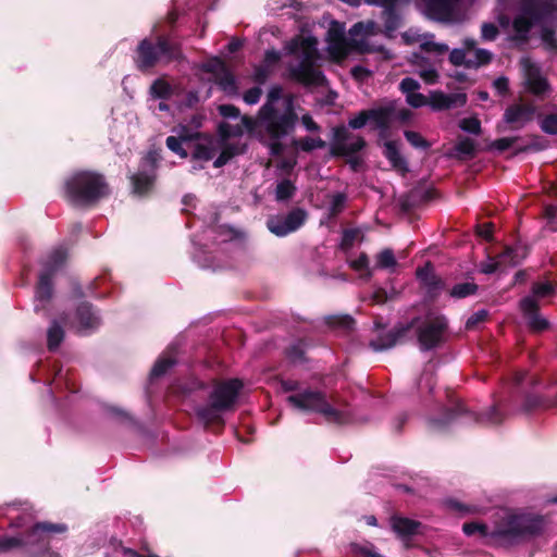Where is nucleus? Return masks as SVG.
<instances>
[{"label":"nucleus","instance_id":"f257e3e1","mask_svg":"<svg viewBox=\"0 0 557 557\" xmlns=\"http://www.w3.org/2000/svg\"><path fill=\"white\" fill-rule=\"evenodd\" d=\"M297 121L295 98L287 95L281 107L271 108L270 104H262L256 117L243 115L240 124L236 126L221 124L220 133L223 137H231L242 136L245 131L269 147L271 154L276 156L282 150L281 140L294 131Z\"/></svg>","mask_w":557,"mask_h":557},{"label":"nucleus","instance_id":"f03ea898","mask_svg":"<svg viewBox=\"0 0 557 557\" xmlns=\"http://www.w3.org/2000/svg\"><path fill=\"white\" fill-rule=\"evenodd\" d=\"M546 521L542 516L510 509H498L492 523L468 522L462 531L468 536H478L486 545H506L523 536L542 533Z\"/></svg>","mask_w":557,"mask_h":557},{"label":"nucleus","instance_id":"7ed1b4c3","mask_svg":"<svg viewBox=\"0 0 557 557\" xmlns=\"http://www.w3.org/2000/svg\"><path fill=\"white\" fill-rule=\"evenodd\" d=\"M379 33V26L374 21L358 22L349 29V38L345 36L344 24L332 21L326 34V50L331 59L342 61L351 50L359 52H381L385 59L392 58V53L382 46L370 44L372 36Z\"/></svg>","mask_w":557,"mask_h":557},{"label":"nucleus","instance_id":"20e7f679","mask_svg":"<svg viewBox=\"0 0 557 557\" xmlns=\"http://www.w3.org/2000/svg\"><path fill=\"white\" fill-rule=\"evenodd\" d=\"M286 54L295 57L288 66L293 79L304 85L320 86L325 82L323 73L317 67L319 59L318 39L310 33L301 30L284 47Z\"/></svg>","mask_w":557,"mask_h":557},{"label":"nucleus","instance_id":"39448f33","mask_svg":"<svg viewBox=\"0 0 557 557\" xmlns=\"http://www.w3.org/2000/svg\"><path fill=\"white\" fill-rule=\"evenodd\" d=\"M557 0H517L512 29L515 38L525 40L532 26L555 16Z\"/></svg>","mask_w":557,"mask_h":557},{"label":"nucleus","instance_id":"423d86ee","mask_svg":"<svg viewBox=\"0 0 557 557\" xmlns=\"http://www.w3.org/2000/svg\"><path fill=\"white\" fill-rule=\"evenodd\" d=\"M64 188L69 200L76 206L94 203L108 193L103 177L88 171L73 173L65 180Z\"/></svg>","mask_w":557,"mask_h":557},{"label":"nucleus","instance_id":"0eeeda50","mask_svg":"<svg viewBox=\"0 0 557 557\" xmlns=\"http://www.w3.org/2000/svg\"><path fill=\"white\" fill-rule=\"evenodd\" d=\"M287 401L298 410L320 413L329 422L345 424L351 419L348 410L334 408L333 405L327 401L325 394L319 391H301L289 395Z\"/></svg>","mask_w":557,"mask_h":557},{"label":"nucleus","instance_id":"6e6552de","mask_svg":"<svg viewBox=\"0 0 557 557\" xmlns=\"http://www.w3.org/2000/svg\"><path fill=\"white\" fill-rule=\"evenodd\" d=\"M242 387L243 383L237 379L226 380L214 385L209 395V405L197 409L198 418L205 423L218 420L221 412L234 407Z\"/></svg>","mask_w":557,"mask_h":557},{"label":"nucleus","instance_id":"1a4fd4ad","mask_svg":"<svg viewBox=\"0 0 557 557\" xmlns=\"http://www.w3.org/2000/svg\"><path fill=\"white\" fill-rule=\"evenodd\" d=\"M471 5V0H424L421 11L436 22L461 24L468 18Z\"/></svg>","mask_w":557,"mask_h":557},{"label":"nucleus","instance_id":"9d476101","mask_svg":"<svg viewBox=\"0 0 557 557\" xmlns=\"http://www.w3.org/2000/svg\"><path fill=\"white\" fill-rule=\"evenodd\" d=\"M67 531L64 523L40 522L33 527L25 541L18 536H3L0 539V552H9L13 548L29 546H51L58 534Z\"/></svg>","mask_w":557,"mask_h":557},{"label":"nucleus","instance_id":"9b49d317","mask_svg":"<svg viewBox=\"0 0 557 557\" xmlns=\"http://www.w3.org/2000/svg\"><path fill=\"white\" fill-rule=\"evenodd\" d=\"M180 57V49L166 38L160 37L157 44L149 39L140 41L137 48L136 64L141 71L148 70L160 62H169Z\"/></svg>","mask_w":557,"mask_h":557},{"label":"nucleus","instance_id":"f8f14e48","mask_svg":"<svg viewBox=\"0 0 557 557\" xmlns=\"http://www.w3.org/2000/svg\"><path fill=\"white\" fill-rule=\"evenodd\" d=\"M66 250L63 247L53 249L44 260L42 270L39 275L38 286L35 292V310L39 311L45 307L52 296V275L61 269L66 260Z\"/></svg>","mask_w":557,"mask_h":557},{"label":"nucleus","instance_id":"ddd939ff","mask_svg":"<svg viewBox=\"0 0 557 557\" xmlns=\"http://www.w3.org/2000/svg\"><path fill=\"white\" fill-rule=\"evenodd\" d=\"M366 145L361 136L352 135L346 126L333 128L332 153L349 157V163L354 170H357L361 159L356 156Z\"/></svg>","mask_w":557,"mask_h":557},{"label":"nucleus","instance_id":"4468645a","mask_svg":"<svg viewBox=\"0 0 557 557\" xmlns=\"http://www.w3.org/2000/svg\"><path fill=\"white\" fill-rule=\"evenodd\" d=\"M447 321L445 317L436 314L429 315L418 326V341L421 350H430L444 341Z\"/></svg>","mask_w":557,"mask_h":557},{"label":"nucleus","instance_id":"2eb2a0df","mask_svg":"<svg viewBox=\"0 0 557 557\" xmlns=\"http://www.w3.org/2000/svg\"><path fill=\"white\" fill-rule=\"evenodd\" d=\"M520 65L525 87L530 92L542 96L549 90L547 79L542 75L540 66L532 59L522 58Z\"/></svg>","mask_w":557,"mask_h":557},{"label":"nucleus","instance_id":"dca6fc26","mask_svg":"<svg viewBox=\"0 0 557 557\" xmlns=\"http://www.w3.org/2000/svg\"><path fill=\"white\" fill-rule=\"evenodd\" d=\"M306 213L302 210H294L285 216H273L267 222L271 233L283 237L297 231L305 222Z\"/></svg>","mask_w":557,"mask_h":557},{"label":"nucleus","instance_id":"f3484780","mask_svg":"<svg viewBox=\"0 0 557 557\" xmlns=\"http://www.w3.org/2000/svg\"><path fill=\"white\" fill-rule=\"evenodd\" d=\"M206 72L212 73L214 83L223 90L226 95L233 96L237 94V86L234 75L226 69L223 61L220 59H213L203 64Z\"/></svg>","mask_w":557,"mask_h":557},{"label":"nucleus","instance_id":"a211bd4d","mask_svg":"<svg viewBox=\"0 0 557 557\" xmlns=\"http://www.w3.org/2000/svg\"><path fill=\"white\" fill-rule=\"evenodd\" d=\"M156 160L148 156L145 158L141 169L137 174L132 175L133 193L144 196L152 188L156 178Z\"/></svg>","mask_w":557,"mask_h":557},{"label":"nucleus","instance_id":"6ab92c4d","mask_svg":"<svg viewBox=\"0 0 557 557\" xmlns=\"http://www.w3.org/2000/svg\"><path fill=\"white\" fill-rule=\"evenodd\" d=\"M410 63L425 84L433 85L438 82V62L429 60L420 52H414L411 54Z\"/></svg>","mask_w":557,"mask_h":557},{"label":"nucleus","instance_id":"aec40b11","mask_svg":"<svg viewBox=\"0 0 557 557\" xmlns=\"http://www.w3.org/2000/svg\"><path fill=\"white\" fill-rule=\"evenodd\" d=\"M467 102V95L463 92L445 94L443 91H431L429 94V106L433 111H443L451 108L463 107Z\"/></svg>","mask_w":557,"mask_h":557},{"label":"nucleus","instance_id":"412c9836","mask_svg":"<svg viewBox=\"0 0 557 557\" xmlns=\"http://www.w3.org/2000/svg\"><path fill=\"white\" fill-rule=\"evenodd\" d=\"M534 114L535 108L531 104H512L506 109L504 121L520 128L532 121Z\"/></svg>","mask_w":557,"mask_h":557},{"label":"nucleus","instance_id":"4be33fe9","mask_svg":"<svg viewBox=\"0 0 557 557\" xmlns=\"http://www.w3.org/2000/svg\"><path fill=\"white\" fill-rule=\"evenodd\" d=\"M520 309L528 319V325L534 331H543L548 327V321L539 314V304L534 297H524L520 301Z\"/></svg>","mask_w":557,"mask_h":557},{"label":"nucleus","instance_id":"5701e85b","mask_svg":"<svg viewBox=\"0 0 557 557\" xmlns=\"http://www.w3.org/2000/svg\"><path fill=\"white\" fill-rule=\"evenodd\" d=\"M76 318V331L83 335L96 330L100 324L99 315L88 304H83L77 308Z\"/></svg>","mask_w":557,"mask_h":557},{"label":"nucleus","instance_id":"b1692460","mask_svg":"<svg viewBox=\"0 0 557 557\" xmlns=\"http://www.w3.org/2000/svg\"><path fill=\"white\" fill-rule=\"evenodd\" d=\"M391 525L393 531L403 540L406 541L413 534H416L420 528V522L394 516L391 519Z\"/></svg>","mask_w":557,"mask_h":557},{"label":"nucleus","instance_id":"393cba45","mask_svg":"<svg viewBox=\"0 0 557 557\" xmlns=\"http://www.w3.org/2000/svg\"><path fill=\"white\" fill-rule=\"evenodd\" d=\"M408 327H400L389 332L386 336L370 342V347L374 351H383L394 347L405 334Z\"/></svg>","mask_w":557,"mask_h":557},{"label":"nucleus","instance_id":"a878e982","mask_svg":"<svg viewBox=\"0 0 557 557\" xmlns=\"http://www.w3.org/2000/svg\"><path fill=\"white\" fill-rule=\"evenodd\" d=\"M384 156L391 162L392 166L400 173L408 172V164L406 159L400 154L396 143L386 141L384 144Z\"/></svg>","mask_w":557,"mask_h":557},{"label":"nucleus","instance_id":"bb28decb","mask_svg":"<svg viewBox=\"0 0 557 557\" xmlns=\"http://www.w3.org/2000/svg\"><path fill=\"white\" fill-rule=\"evenodd\" d=\"M557 406V395L550 398L548 395H535L530 394L525 397L524 404H523V410L524 411H531L537 408L546 409Z\"/></svg>","mask_w":557,"mask_h":557},{"label":"nucleus","instance_id":"cd10ccee","mask_svg":"<svg viewBox=\"0 0 557 557\" xmlns=\"http://www.w3.org/2000/svg\"><path fill=\"white\" fill-rule=\"evenodd\" d=\"M435 36L431 33H423L421 38L420 48L428 53H434L435 55H443L448 51V46L443 42H436Z\"/></svg>","mask_w":557,"mask_h":557},{"label":"nucleus","instance_id":"c85d7f7f","mask_svg":"<svg viewBox=\"0 0 557 557\" xmlns=\"http://www.w3.org/2000/svg\"><path fill=\"white\" fill-rule=\"evenodd\" d=\"M435 36L431 33H423L421 38L420 48L428 53H434L435 55H443L448 51V46L443 42H436Z\"/></svg>","mask_w":557,"mask_h":557},{"label":"nucleus","instance_id":"c756f323","mask_svg":"<svg viewBox=\"0 0 557 557\" xmlns=\"http://www.w3.org/2000/svg\"><path fill=\"white\" fill-rule=\"evenodd\" d=\"M524 253L522 249L518 247H508L505 249L504 252L497 256L498 262L502 264L504 270L506 268H512L516 267L521 262L523 259Z\"/></svg>","mask_w":557,"mask_h":557},{"label":"nucleus","instance_id":"7c9ffc66","mask_svg":"<svg viewBox=\"0 0 557 557\" xmlns=\"http://www.w3.org/2000/svg\"><path fill=\"white\" fill-rule=\"evenodd\" d=\"M369 113V123H372L375 128L384 129L387 127V124L391 119V112L386 108H377L368 111Z\"/></svg>","mask_w":557,"mask_h":557},{"label":"nucleus","instance_id":"2f4dec72","mask_svg":"<svg viewBox=\"0 0 557 557\" xmlns=\"http://www.w3.org/2000/svg\"><path fill=\"white\" fill-rule=\"evenodd\" d=\"M492 53L486 49L475 48L468 54V67L476 69L481 65L490 63Z\"/></svg>","mask_w":557,"mask_h":557},{"label":"nucleus","instance_id":"473e14b6","mask_svg":"<svg viewBox=\"0 0 557 557\" xmlns=\"http://www.w3.org/2000/svg\"><path fill=\"white\" fill-rule=\"evenodd\" d=\"M64 338V331L61 325L57 321H53L48 329L47 339H48V348L51 351H54L59 348L60 344Z\"/></svg>","mask_w":557,"mask_h":557},{"label":"nucleus","instance_id":"72a5a7b5","mask_svg":"<svg viewBox=\"0 0 557 557\" xmlns=\"http://www.w3.org/2000/svg\"><path fill=\"white\" fill-rule=\"evenodd\" d=\"M555 293V287L550 282H537L532 286V294L528 297H534L535 301L539 304V300L548 298L553 296Z\"/></svg>","mask_w":557,"mask_h":557},{"label":"nucleus","instance_id":"f704fd0d","mask_svg":"<svg viewBox=\"0 0 557 557\" xmlns=\"http://www.w3.org/2000/svg\"><path fill=\"white\" fill-rule=\"evenodd\" d=\"M349 265L361 276L370 278L372 276V269L370 268L369 258L366 253H360L356 259L349 261Z\"/></svg>","mask_w":557,"mask_h":557},{"label":"nucleus","instance_id":"c9c22d12","mask_svg":"<svg viewBox=\"0 0 557 557\" xmlns=\"http://www.w3.org/2000/svg\"><path fill=\"white\" fill-rule=\"evenodd\" d=\"M150 94L157 99L166 100L171 97L172 88L165 81L157 79L150 87Z\"/></svg>","mask_w":557,"mask_h":557},{"label":"nucleus","instance_id":"e433bc0d","mask_svg":"<svg viewBox=\"0 0 557 557\" xmlns=\"http://www.w3.org/2000/svg\"><path fill=\"white\" fill-rule=\"evenodd\" d=\"M296 190L295 185L289 180H283L276 185L275 198L278 201H285L293 197Z\"/></svg>","mask_w":557,"mask_h":557},{"label":"nucleus","instance_id":"4c0bfd02","mask_svg":"<svg viewBox=\"0 0 557 557\" xmlns=\"http://www.w3.org/2000/svg\"><path fill=\"white\" fill-rule=\"evenodd\" d=\"M417 277L430 288H436L438 282L433 274V268L430 263H426L423 268L417 270Z\"/></svg>","mask_w":557,"mask_h":557},{"label":"nucleus","instance_id":"58836bf2","mask_svg":"<svg viewBox=\"0 0 557 557\" xmlns=\"http://www.w3.org/2000/svg\"><path fill=\"white\" fill-rule=\"evenodd\" d=\"M175 364V360L172 357L159 358L153 368L151 369V377H160L166 373V371Z\"/></svg>","mask_w":557,"mask_h":557},{"label":"nucleus","instance_id":"ea45409f","mask_svg":"<svg viewBox=\"0 0 557 557\" xmlns=\"http://www.w3.org/2000/svg\"><path fill=\"white\" fill-rule=\"evenodd\" d=\"M396 259L392 249H384L376 256V268L379 269H394L396 267Z\"/></svg>","mask_w":557,"mask_h":557},{"label":"nucleus","instance_id":"a19ab883","mask_svg":"<svg viewBox=\"0 0 557 557\" xmlns=\"http://www.w3.org/2000/svg\"><path fill=\"white\" fill-rule=\"evenodd\" d=\"M283 99V88L280 85H273L269 88L263 104H270L271 108L281 107Z\"/></svg>","mask_w":557,"mask_h":557},{"label":"nucleus","instance_id":"79ce46f5","mask_svg":"<svg viewBox=\"0 0 557 557\" xmlns=\"http://www.w3.org/2000/svg\"><path fill=\"white\" fill-rule=\"evenodd\" d=\"M478 286L474 283L466 282L457 284L453 287L450 295L455 298H465L473 295L476 292Z\"/></svg>","mask_w":557,"mask_h":557},{"label":"nucleus","instance_id":"37998d69","mask_svg":"<svg viewBox=\"0 0 557 557\" xmlns=\"http://www.w3.org/2000/svg\"><path fill=\"white\" fill-rule=\"evenodd\" d=\"M298 147L302 151H312L314 149H321L325 147V141L317 137H305L297 143Z\"/></svg>","mask_w":557,"mask_h":557},{"label":"nucleus","instance_id":"c03bdc74","mask_svg":"<svg viewBox=\"0 0 557 557\" xmlns=\"http://www.w3.org/2000/svg\"><path fill=\"white\" fill-rule=\"evenodd\" d=\"M463 132L478 135L481 132V122L474 116L462 119L459 123Z\"/></svg>","mask_w":557,"mask_h":557},{"label":"nucleus","instance_id":"a18cd8bd","mask_svg":"<svg viewBox=\"0 0 557 557\" xmlns=\"http://www.w3.org/2000/svg\"><path fill=\"white\" fill-rule=\"evenodd\" d=\"M475 420L480 422H488L492 424H498L503 420V416L499 412L498 408L492 407L487 412L484 414H475Z\"/></svg>","mask_w":557,"mask_h":557},{"label":"nucleus","instance_id":"49530a36","mask_svg":"<svg viewBox=\"0 0 557 557\" xmlns=\"http://www.w3.org/2000/svg\"><path fill=\"white\" fill-rule=\"evenodd\" d=\"M405 137L410 143V145L414 148L424 150L430 147V144L417 132L406 131Z\"/></svg>","mask_w":557,"mask_h":557},{"label":"nucleus","instance_id":"de8ad7c7","mask_svg":"<svg viewBox=\"0 0 557 557\" xmlns=\"http://www.w3.org/2000/svg\"><path fill=\"white\" fill-rule=\"evenodd\" d=\"M449 61L454 65H465L468 67V53L463 48H455L449 53Z\"/></svg>","mask_w":557,"mask_h":557},{"label":"nucleus","instance_id":"09e8293b","mask_svg":"<svg viewBox=\"0 0 557 557\" xmlns=\"http://www.w3.org/2000/svg\"><path fill=\"white\" fill-rule=\"evenodd\" d=\"M271 72L272 67L262 62L260 65L255 67L252 78L256 83L263 84L270 76Z\"/></svg>","mask_w":557,"mask_h":557},{"label":"nucleus","instance_id":"8fccbe9b","mask_svg":"<svg viewBox=\"0 0 557 557\" xmlns=\"http://www.w3.org/2000/svg\"><path fill=\"white\" fill-rule=\"evenodd\" d=\"M345 202L346 196L343 193H337L333 195L330 200V213L333 215L339 213L343 210Z\"/></svg>","mask_w":557,"mask_h":557},{"label":"nucleus","instance_id":"3c124183","mask_svg":"<svg viewBox=\"0 0 557 557\" xmlns=\"http://www.w3.org/2000/svg\"><path fill=\"white\" fill-rule=\"evenodd\" d=\"M498 33V28L494 23H483L481 26V38L484 41L495 40Z\"/></svg>","mask_w":557,"mask_h":557},{"label":"nucleus","instance_id":"603ef678","mask_svg":"<svg viewBox=\"0 0 557 557\" xmlns=\"http://www.w3.org/2000/svg\"><path fill=\"white\" fill-rule=\"evenodd\" d=\"M541 128L544 133L556 135L557 134V115L548 114L541 121Z\"/></svg>","mask_w":557,"mask_h":557},{"label":"nucleus","instance_id":"864d4df0","mask_svg":"<svg viewBox=\"0 0 557 557\" xmlns=\"http://www.w3.org/2000/svg\"><path fill=\"white\" fill-rule=\"evenodd\" d=\"M406 101L412 108H421L429 104V97L416 91L406 96Z\"/></svg>","mask_w":557,"mask_h":557},{"label":"nucleus","instance_id":"5fc2aeb1","mask_svg":"<svg viewBox=\"0 0 557 557\" xmlns=\"http://www.w3.org/2000/svg\"><path fill=\"white\" fill-rule=\"evenodd\" d=\"M446 504L450 509H453L457 512H460V513L479 512L482 510L481 508H479L475 505H471V506L462 505L461 503L454 500V499H448L446 502Z\"/></svg>","mask_w":557,"mask_h":557},{"label":"nucleus","instance_id":"6e6d98bb","mask_svg":"<svg viewBox=\"0 0 557 557\" xmlns=\"http://www.w3.org/2000/svg\"><path fill=\"white\" fill-rule=\"evenodd\" d=\"M541 39L547 50L557 52V39L550 29L543 28Z\"/></svg>","mask_w":557,"mask_h":557},{"label":"nucleus","instance_id":"4d7b16f0","mask_svg":"<svg viewBox=\"0 0 557 557\" xmlns=\"http://www.w3.org/2000/svg\"><path fill=\"white\" fill-rule=\"evenodd\" d=\"M399 89L405 96H407L411 92L418 91L420 89V84L412 77H405L399 84Z\"/></svg>","mask_w":557,"mask_h":557},{"label":"nucleus","instance_id":"13d9d810","mask_svg":"<svg viewBox=\"0 0 557 557\" xmlns=\"http://www.w3.org/2000/svg\"><path fill=\"white\" fill-rule=\"evenodd\" d=\"M261 96H262V89L260 87L256 86V87H252V88L248 89L247 91H245V94L243 95V100L248 106H255L260 101Z\"/></svg>","mask_w":557,"mask_h":557},{"label":"nucleus","instance_id":"bf43d9fd","mask_svg":"<svg viewBox=\"0 0 557 557\" xmlns=\"http://www.w3.org/2000/svg\"><path fill=\"white\" fill-rule=\"evenodd\" d=\"M183 143V140L176 138L175 136H169L166 138V147L174 153L178 154L181 158H186L187 152L182 147Z\"/></svg>","mask_w":557,"mask_h":557},{"label":"nucleus","instance_id":"052dcab7","mask_svg":"<svg viewBox=\"0 0 557 557\" xmlns=\"http://www.w3.org/2000/svg\"><path fill=\"white\" fill-rule=\"evenodd\" d=\"M193 156L195 159L209 161L214 157V151L206 145H197Z\"/></svg>","mask_w":557,"mask_h":557},{"label":"nucleus","instance_id":"680f3d73","mask_svg":"<svg viewBox=\"0 0 557 557\" xmlns=\"http://www.w3.org/2000/svg\"><path fill=\"white\" fill-rule=\"evenodd\" d=\"M367 123H369V113L368 111H361L348 121V126L352 129H359L362 128Z\"/></svg>","mask_w":557,"mask_h":557},{"label":"nucleus","instance_id":"e2e57ef3","mask_svg":"<svg viewBox=\"0 0 557 557\" xmlns=\"http://www.w3.org/2000/svg\"><path fill=\"white\" fill-rule=\"evenodd\" d=\"M517 140V137H504L496 139L492 143L491 148L502 152L511 148Z\"/></svg>","mask_w":557,"mask_h":557},{"label":"nucleus","instance_id":"0e129e2a","mask_svg":"<svg viewBox=\"0 0 557 557\" xmlns=\"http://www.w3.org/2000/svg\"><path fill=\"white\" fill-rule=\"evenodd\" d=\"M455 149L460 154L471 156L474 152V144L471 139H462L457 143Z\"/></svg>","mask_w":557,"mask_h":557},{"label":"nucleus","instance_id":"69168bd1","mask_svg":"<svg viewBox=\"0 0 557 557\" xmlns=\"http://www.w3.org/2000/svg\"><path fill=\"white\" fill-rule=\"evenodd\" d=\"M173 132L176 133V138H180L183 141H191L196 136L197 133L190 131L187 126L180 125L177 128H174Z\"/></svg>","mask_w":557,"mask_h":557},{"label":"nucleus","instance_id":"338daca9","mask_svg":"<svg viewBox=\"0 0 557 557\" xmlns=\"http://www.w3.org/2000/svg\"><path fill=\"white\" fill-rule=\"evenodd\" d=\"M401 37H403L404 41L408 45H411V44L420 45L423 34L419 33L418 29L410 28V29L404 32Z\"/></svg>","mask_w":557,"mask_h":557},{"label":"nucleus","instance_id":"774afa93","mask_svg":"<svg viewBox=\"0 0 557 557\" xmlns=\"http://www.w3.org/2000/svg\"><path fill=\"white\" fill-rule=\"evenodd\" d=\"M219 112L223 117L236 119L240 116L238 108L233 104H222L219 107Z\"/></svg>","mask_w":557,"mask_h":557}]
</instances>
